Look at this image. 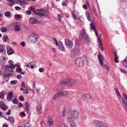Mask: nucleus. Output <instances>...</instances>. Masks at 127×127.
Returning a JSON list of instances; mask_svg holds the SVG:
<instances>
[{
  "label": "nucleus",
  "mask_w": 127,
  "mask_h": 127,
  "mask_svg": "<svg viewBox=\"0 0 127 127\" xmlns=\"http://www.w3.org/2000/svg\"><path fill=\"white\" fill-rule=\"evenodd\" d=\"M6 94V92L4 91H2L0 93V98H3V97Z\"/></svg>",
  "instance_id": "bb28decb"
},
{
  "label": "nucleus",
  "mask_w": 127,
  "mask_h": 127,
  "mask_svg": "<svg viewBox=\"0 0 127 127\" xmlns=\"http://www.w3.org/2000/svg\"><path fill=\"white\" fill-rule=\"evenodd\" d=\"M66 112L65 110H64L62 112V116L63 117H64L66 115Z\"/></svg>",
  "instance_id": "58836bf2"
},
{
  "label": "nucleus",
  "mask_w": 127,
  "mask_h": 127,
  "mask_svg": "<svg viewBox=\"0 0 127 127\" xmlns=\"http://www.w3.org/2000/svg\"><path fill=\"white\" fill-rule=\"evenodd\" d=\"M57 18L58 19V20L59 21H61L62 20L61 17L59 15H58L57 16Z\"/></svg>",
  "instance_id": "3c124183"
},
{
  "label": "nucleus",
  "mask_w": 127,
  "mask_h": 127,
  "mask_svg": "<svg viewBox=\"0 0 127 127\" xmlns=\"http://www.w3.org/2000/svg\"><path fill=\"white\" fill-rule=\"evenodd\" d=\"M34 63H33V61L32 62H31L28 64L27 65H26V67H30L32 65H33V64H34Z\"/></svg>",
  "instance_id": "f704fd0d"
},
{
  "label": "nucleus",
  "mask_w": 127,
  "mask_h": 127,
  "mask_svg": "<svg viewBox=\"0 0 127 127\" xmlns=\"http://www.w3.org/2000/svg\"><path fill=\"white\" fill-rule=\"evenodd\" d=\"M34 7L33 6H30L29 8V9L30 10H31L32 11H33V9H34Z\"/></svg>",
  "instance_id": "6e6d98bb"
},
{
  "label": "nucleus",
  "mask_w": 127,
  "mask_h": 127,
  "mask_svg": "<svg viewBox=\"0 0 127 127\" xmlns=\"http://www.w3.org/2000/svg\"><path fill=\"white\" fill-rule=\"evenodd\" d=\"M17 77L18 79H20L21 78L22 76L21 75L19 74L17 75Z\"/></svg>",
  "instance_id": "0e129e2a"
},
{
  "label": "nucleus",
  "mask_w": 127,
  "mask_h": 127,
  "mask_svg": "<svg viewBox=\"0 0 127 127\" xmlns=\"http://www.w3.org/2000/svg\"><path fill=\"white\" fill-rule=\"evenodd\" d=\"M86 16L88 19L89 21H91V18L89 16V14L88 12L86 13Z\"/></svg>",
  "instance_id": "2f4dec72"
},
{
  "label": "nucleus",
  "mask_w": 127,
  "mask_h": 127,
  "mask_svg": "<svg viewBox=\"0 0 127 127\" xmlns=\"http://www.w3.org/2000/svg\"><path fill=\"white\" fill-rule=\"evenodd\" d=\"M69 93L67 91H65L63 92H60L58 93L60 96H65L67 95Z\"/></svg>",
  "instance_id": "2eb2a0df"
},
{
  "label": "nucleus",
  "mask_w": 127,
  "mask_h": 127,
  "mask_svg": "<svg viewBox=\"0 0 127 127\" xmlns=\"http://www.w3.org/2000/svg\"><path fill=\"white\" fill-rule=\"evenodd\" d=\"M8 120V121H10L11 122L14 123L15 122L14 119L13 117H9Z\"/></svg>",
  "instance_id": "c85d7f7f"
},
{
  "label": "nucleus",
  "mask_w": 127,
  "mask_h": 127,
  "mask_svg": "<svg viewBox=\"0 0 127 127\" xmlns=\"http://www.w3.org/2000/svg\"><path fill=\"white\" fill-rule=\"evenodd\" d=\"M13 97V94L12 92H9L7 97V100L9 101H11Z\"/></svg>",
  "instance_id": "a211bd4d"
},
{
  "label": "nucleus",
  "mask_w": 127,
  "mask_h": 127,
  "mask_svg": "<svg viewBox=\"0 0 127 127\" xmlns=\"http://www.w3.org/2000/svg\"><path fill=\"white\" fill-rule=\"evenodd\" d=\"M116 93L117 95V96L118 97V98L119 99H121V95H120V94L119 93V92H117Z\"/></svg>",
  "instance_id": "e433bc0d"
},
{
  "label": "nucleus",
  "mask_w": 127,
  "mask_h": 127,
  "mask_svg": "<svg viewBox=\"0 0 127 127\" xmlns=\"http://www.w3.org/2000/svg\"><path fill=\"white\" fill-rule=\"evenodd\" d=\"M7 53L8 55H11L14 53V51L11 48H10L7 51Z\"/></svg>",
  "instance_id": "b1692460"
},
{
  "label": "nucleus",
  "mask_w": 127,
  "mask_h": 127,
  "mask_svg": "<svg viewBox=\"0 0 127 127\" xmlns=\"http://www.w3.org/2000/svg\"><path fill=\"white\" fill-rule=\"evenodd\" d=\"M49 13L48 10H47L44 11V14L42 13V11L40 10H38V12L35 13V15L36 17L38 18H40L42 17L48 16L49 15Z\"/></svg>",
  "instance_id": "7ed1b4c3"
},
{
  "label": "nucleus",
  "mask_w": 127,
  "mask_h": 127,
  "mask_svg": "<svg viewBox=\"0 0 127 127\" xmlns=\"http://www.w3.org/2000/svg\"><path fill=\"white\" fill-rule=\"evenodd\" d=\"M4 67H5V68L3 69V70H8L9 72H11L12 71V70L10 69V67H9L7 65L6 66H4Z\"/></svg>",
  "instance_id": "a878e982"
},
{
  "label": "nucleus",
  "mask_w": 127,
  "mask_h": 127,
  "mask_svg": "<svg viewBox=\"0 0 127 127\" xmlns=\"http://www.w3.org/2000/svg\"><path fill=\"white\" fill-rule=\"evenodd\" d=\"M29 22L30 23L34 24L37 23L38 21L35 19L32 18L30 19Z\"/></svg>",
  "instance_id": "aec40b11"
},
{
  "label": "nucleus",
  "mask_w": 127,
  "mask_h": 127,
  "mask_svg": "<svg viewBox=\"0 0 127 127\" xmlns=\"http://www.w3.org/2000/svg\"><path fill=\"white\" fill-rule=\"evenodd\" d=\"M68 120L69 123L70 124V127H77L71 116L68 117Z\"/></svg>",
  "instance_id": "9d476101"
},
{
  "label": "nucleus",
  "mask_w": 127,
  "mask_h": 127,
  "mask_svg": "<svg viewBox=\"0 0 127 127\" xmlns=\"http://www.w3.org/2000/svg\"><path fill=\"white\" fill-rule=\"evenodd\" d=\"M60 97L58 93H57L55 94L53 97V100H55L57 98H58L59 97Z\"/></svg>",
  "instance_id": "cd10ccee"
},
{
  "label": "nucleus",
  "mask_w": 127,
  "mask_h": 127,
  "mask_svg": "<svg viewBox=\"0 0 127 127\" xmlns=\"http://www.w3.org/2000/svg\"><path fill=\"white\" fill-rule=\"evenodd\" d=\"M10 13L8 11L6 12L5 13V15L6 16L8 17L10 15Z\"/></svg>",
  "instance_id": "72a5a7b5"
},
{
  "label": "nucleus",
  "mask_w": 127,
  "mask_h": 127,
  "mask_svg": "<svg viewBox=\"0 0 127 127\" xmlns=\"http://www.w3.org/2000/svg\"><path fill=\"white\" fill-rule=\"evenodd\" d=\"M9 3V5L10 6H12L14 4V3L13 2L12 0V1H10Z\"/></svg>",
  "instance_id": "de8ad7c7"
},
{
  "label": "nucleus",
  "mask_w": 127,
  "mask_h": 127,
  "mask_svg": "<svg viewBox=\"0 0 127 127\" xmlns=\"http://www.w3.org/2000/svg\"><path fill=\"white\" fill-rule=\"evenodd\" d=\"M123 102V107L125 108L126 111L127 112V103L126 102L125 100H123L122 101Z\"/></svg>",
  "instance_id": "412c9836"
},
{
  "label": "nucleus",
  "mask_w": 127,
  "mask_h": 127,
  "mask_svg": "<svg viewBox=\"0 0 127 127\" xmlns=\"http://www.w3.org/2000/svg\"><path fill=\"white\" fill-rule=\"evenodd\" d=\"M72 15L73 17L75 19H77L75 15V12L74 11L72 13Z\"/></svg>",
  "instance_id": "a18cd8bd"
},
{
  "label": "nucleus",
  "mask_w": 127,
  "mask_h": 127,
  "mask_svg": "<svg viewBox=\"0 0 127 127\" xmlns=\"http://www.w3.org/2000/svg\"><path fill=\"white\" fill-rule=\"evenodd\" d=\"M86 98H87V99H89L91 98L90 95H89L88 94H86Z\"/></svg>",
  "instance_id": "603ef678"
},
{
  "label": "nucleus",
  "mask_w": 127,
  "mask_h": 127,
  "mask_svg": "<svg viewBox=\"0 0 127 127\" xmlns=\"http://www.w3.org/2000/svg\"><path fill=\"white\" fill-rule=\"evenodd\" d=\"M75 62L76 64L78 66H82L84 64L83 60L81 58H77L75 60Z\"/></svg>",
  "instance_id": "0eeeda50"
},
{
  "label": "nucleus",
  "mask_w": 127,
  "mask_h": 127,
  "mask_svg": "<svg viewBox=\"0 0 127 127\" xmlns=\"http://www.w3.org/2000/svg\"><path fill=\"white\" fill-rule=\"evenodd\" d=\"M123 63L124 66L126 67H127V56L126 57L125 59L123 61Z\"/></svg>",
  "instance_id": "393cba45"
},
{
  "label": "nucleus",
  "mask_w": 127,
  "mask_h": 127,
  "mask_svg": "<svg viewBox=\"0 0 127 127\" xmlns=\"http://www.w3.org/2000/svg\"><path fill=\"white\" fill-rule=\"evenodd\" d=\"M87 35L86 32L85 30L83 29L81 31L79 35V38L82 40L85 38L88 37Z\"/></svg>",
  "instance_id": "39448f33"
},
{
  "label": "nucleus",
  "mask_w": 127,
  "mask_h": 127,
  "mask_svg": "<svg viewBox=\"0 0 127 127\" xmlns=\"http://www.w3.org/2000/svg\"><path fill=\"white\" fill-rule=\"evenodd\" d=\"M52 40L55 43L56 45H58V43L57 39L55 38H52Z\"/></svg>",
  "instance_id": "473e14b6"
},
{
  "label": "nucleus",
  "mask_w": 127,
  "mask_h": 127,
  "mask_svg": "<svg viewBox=\"0 0 127 127\" xmlns=\"http://www.w3.org/2000/svg\"><path fill=\"white\" fill-rule=\"evenodd\" d=\"M25 127H30V125L29 123L28 122H27L24 125Z\"/></svg>",
  "instance_id": "79ce46f5"
},
{
  "label": "nucleus",
  "mask_w": 127,
  "mask_h": 127,
  "mask_svg": "<svg viewBox=\"0 0 127 127\" xmlns=\"http://www.w3.org/2000/svg\"><path fill=\"white\" fill-rule=\"evenodd\" d=\"M75 44L80 45V42L79 39H76L75 41Z\"/></svg>",
  "instance_id": "a19ab883"
},
{
  "label": "nucleus",
  "mask_w": 127,
  "mask_h": 127,
  "mask_svg": "<svg viewBox=\"0 0 127 127\" xmlns=\"http://www.w3.org/2000/svg\"><path fill=\"white\" fill-rule=\"evenodd\" d=\"M29 107H26L25 108V111L27 112L28 113L29 111V109L28 108Z\"/></svg>",
  "instance_id": "864d4df0"
},
{
  "label": "nucleus",
  "mask_w": 127,
  "mask_h": 127,
  "mask_svg": "<svg viewBox=\"0 0 127 127\" xmlns=\"http://www.w3.org/2000/svg\"><path fill=\"white\" fill-rule=\"evenodd\" d=\"M48 124L49 126H51L53 125L54 124V122L52 120V117L50 116H49L48 117Z\"/></svg>",
  "instance_id": "f8f14e48"
},
{
  "label": "nucleus",
  "mask_w": 127,
  "mask_h": 127,
  "mask_svg": "<svg viewBox=\"0 0 127 127\" xmlns=\"http://www.w3.org/2000/svg\"><path fill=\"white\" fill-rule=\"evenodd\" d=\"M79 45L75 44L74 46V49L75 50H78Z\"/></svg>",
  "instance_id": "37998d69"
},
{
  "label": "nucleus",
  "mask_w": 127,
  "mask_h": 127,
  "mask_svg": "<svg viewBox=\"0 0 127 127\" xmlns=\"http://www.w3.org/2000/svg\"><path fill=\"white\" fill-rule=\"evenodd\" d=\"M93 123L94 124H96L98 127H108L104 123L97 120H94Z\"/></svg>",
  "instance_id": "423d86ee"
},
{
  "label": "nucleus",
  "mask_w": 127,
  "mask_h": 127,
  "mask_svg": "<svg viewBox=\"0 0 127 127\" xmlns=\"http://www.w3.org/2000/svg\"><path fill=\"white\" fill-rule=\"evenodd\" d=\"M28 90H24L23 92L24 93L27 94L28 93Z\"/></svg>",
  "instance_id": "e2e57ef3"
},
{
  "label": "nucleus",
  "mask_w": 127,
  "mask_h": 127,
  "mask_svg": "<svg viewBox=\"0 0 127 127\" xmlns=\"http://www.w3.org/2000/svg\"><path fill=\"white\" fill-rule=\"evenodd\" d=\"M22 84L21 85V86L22 88H24L25 86V83L24 82H22Z\"/></svg>",
  "instance_id": "5fc2aeb1"
},
{
  "label": "nucleus",
  "mask_w": 127,
  "mask_h": 127,
  "mask_svg": "<svg viewBox=\"0 0 127 127\" xmlns=\"http://www.w3.org/2000/svg\"><path fill=\"white\" fill-rule=\"evenodd\" d=\"M97 57L98 58L99 60V61L100 65L104 67L108 71H109V67L108 66V65L106 64H105V65H103V62L101 60V59H103V57H102L101 56L100 57H100L99 55H98Z\"/></svg>",
  "instance_id": "6e6552de"
},
{
  "label": "nucleus",
  "mask_w": 127,
  "mask_h": 127,
  "mask_svg": "<svg viewBox=\"0 0 127 127\" xmlns=\"http://www.w3.org/2000/svg\"><path fill=\"white\" fill-rule=\"evenodd\" d=\"M26 13L27 14L30 15L31 14V12L30 11H26Z\"/></svg>",
  "instance_id": "774afa93"
},
{
  "label": "nucleus",
  "mask_w": 127,
  "mask_h": 127,
  "mask_svg": "<svg viewBox=\"0 0 127 127\" xmlns=\"http://www.w3.org/2000/svg\"><path fill=\"white\" fill-rule=\"evenodd\" d=\"M2 39L4 42H6L7 41V40H9V39H8L7 36L6 35H4L3 36Z\"/></svg>",
  "instance_id": "c756f323"
},
{
  "label": "nucleus",
  "mask_w": 127,
  "mask_h": 127,
  "mask_svg": "<svg viewBox=\"0 0 127 127\" xmlns=\"http://www.w3.org/2000/svg\"><path fill=\"white\" fill-rule=\"evenodd\" d=\"M17 82V81L16 80H14L11 81L10 82V84H11L13 85L16 83Z\"/></svg>",
  "instance_id": "c9c22d12"
},
{
  "label": "nucleus",
  "mask_w": 127,
  "mask_h": 127,
  "mask_svg": "<svg viewBox=\"0 0 127 127\" xmlns=\"http://www.w3.org/2000/svg\"><path fill=\"white\" fill-rule=\"evenodd\" d=\"M9 67H10V68L12 69H14L15 68V65L13 64H10V66H9Z\"/></svg>",
  "instance_id": "09e8293b"
},
{
  "label": "nucleus",
  "mask_w": 127,
  "mask_h": 127,
  "mask_svg": "<svg viewBox=\"0 0 127 127\" xmlns=\"http://www.w3.org/2000/svg\"><path fill=\"white\" fill-rule=\"evenodd\" d=\"M39 70L40 72H42L43 71L44 69L43 68H40L39 69Z\"/></svg>",
  "instance_id": "4d7b16f0"
},
{
  "label": "nucleus",
  "mask_w": 127,
  "mask_h": 127,
  "mask_svg": "<svg viewBox=\"0 0 127 127\" xmlns=\"http://www.w3.org/2000/svg\"><path fill=\"white\" fill-rule=\"evenodd\" d=\"M21 45L23 46H24L25 45V43L23 41L21 42Z\"/></svg>",
  "instance_id": "69168bd1"
},
{
  "label": "nucleus",
  "mask_w": 127,
  "mask_h": 127,
  "mask_svg": "<svg viewBox=\"0 0 127 127\" xmlns=\"http://www.w3.org/2000/svg\"><path fill=\"white\" fill-rule=\"evenodd\" d=\"M1 31L2 32H6L7 31V30L5 27H2L1 29Z\"/></svg>",
  "instance_id": "7c9ffc66"
},
{
  "label": "nucleus",
  "mask_w": 127,
  "mask_h": 127,
  "mask_svg": "<svg viewBox=\"0 0 127 127\" xmlns=\"http://www.w3.org/2000/svg\"><path fill=\"white\" fill-rule=\"evenodd\" d=\"M83 39H84V42L85 44H88L90 43V40L88 36L85 38Z\"/></svg>",
  "instance_id": "4be33fe9"
},
{
  "label": "nucleus",
  "mask_w": 127,
  "mask_h": 127,
  "mask_svg": "<svg viewBox=\"0 0 127 127\" xmlns=\"http://www.w3.org/2000/svg\"><path fill=\"white\" fill-rule=\"evenodd\" d=\"M38 38L37 35L34 33L31 34L28 38V40L32 43H35Z\"/></svg>",
  "instance_id": "20e7f679"
},
{
  "label": "nucleus",
  "mask_w": 127,
  "mask_h": 127,
  "mask_svg": "<svg viewBox=\"0 0 127 127\" xmlns=\"http://www.w3.org/2000/svg\"><path fill=\"white\" fill-rule=\"evenodd\" d=\"M25 104L26 107H29L30 104L27 102H26Z\"/></svg>",
  "instance_id": "680f3d73"
},
{
  "label": "nucleus",
  "mask_w": 127,
  "mask_h": 127,
  "mask_svg": "<svg viewBox=\"0 0 127 127\" xmlns=\"http://www.w3.org/2000/svg\"><path fill=\"white\" fill-rule=\"evenodd\" d=\"M71 114L72 117L75 119H77L79 117V113L77 111H72L71 112Z\"/></svg>",
  "instance_id": "1a4fd4ad"
},
{
  "label": "nucleus",
  "mask_w": 127,
  "mask_h": 127,
  "mask_svg": "<svg viewBox=\"0 0 127 127\" xmlns=\"http://www.w3.org/2000/svg\"><path fill=\"white\" fill-rule=\"evenodd\" d=\"M93 9L94 10V12L95 13V16H96L97 17V12L96 9H95V8L94 7H93Z\"/></svg>",
  "instance_id": "4c0bfd02"
},
{
  "label": "nucleus",
  "mask_w": 127,
  "mask_h": 127,
  "mask_svg": "<svg viewBox=\"0 0 127 127\" xmlns=\"http://www.w3.org/2000/svg\"><path fill=\"white\" fill-rule=\"evenodd\" d=\"M15 30L16 31H18L20 30V28L19 26L16 25L15 27Z\"/></svg>",
  "instance_id": "ea45409f"
},
{
  "label": "nucleus",
  "mask_w": 127,
  "mask_h": 127,
  "mask_svg": "<svg viewBox=\"0 0 127 127\" xmlns=\"http://www.w3.org/2000/svg\"><path fill=\"white\" fill-rule=\"evenodd\" d=\"M36 111L39 114H41L42 113V106L40 105H39L36 107Z\"/></svg>",
  "instance_id": "f3484780"
},
{
  "label": "nucleus",
  "mask_w": 127,
  "mask_h": 127,
  "mask_svg": "<svg viewBox=\"0 0 127 127\" xmlns=\"http://www.w3.org/2000/svg\"><path fill=\"white\" fill-rule=\"evenodd\" d=\"M58 45L59 48L60 50L63 51H65V49L61 41H59Z\"/></svg>",
  "instance_id": "4468645a"
},
{
  "label": "nucleus",
  "mask_w": 127,
  "mask_h": 127,
  "mask_svg": "<svg viewBox=\"0 0 127 127\" xmlns=\"http://www.w3.org/2000/svg\"><path fill=\"white\" fill-rule=\"evenodd\" d=\"M0 52L2 53L3 54H6V51L5 46L3 45H0Z\"/></svg>",
  "instance_id": "6ab92c4d"
},
{
  "label": "nucleus",
  "mask_w": 127,
  "mask_h": 127,
  "mask_svg": "<svg viewBox=\"0 0 127 127\" xmlns=\"http://www.w3.org/2000/svg\"><path fill=\"white\" fill-rule=\"evenodd\" d=\"M41 125L42 127H46L45 123L43 122H41Z\"/></svg>",
  "instance_id": "49530a36"
},
{
  "label": "nucleus",
  "mask_w": 127,
  "mask_h": 127,
  "mask_svg": "<svg viewBox=\"0 0 127 127\" xmlns=\"http://www.w3.org/2000/svg\"><path fill=\"white\" fill-rule=\"evenodd\" d=\"M12 102L14 104H17V101L15 99H14L13 100Z\"/></svg>",
  "instance_id": "8fccbe9b"
},
{
  "label": "nucleus",
  "mask_w": 127,
  "mask_h": 127,
  "mask_svg": "<svg viewBox=\"0 0 127 127\" xmlns=\"http://www.w3.org/2000/svg\"><path fill=\"white\" fill-rule=\"evenodd\" d=\"M15 8L16 10H20L21 9V7L18 6H16L15 7Z\"/></svg>",
  "instance_id": "13d9d810"
},
{
  "label": "nucleus",
  "mask_w": 127,
  "mask_h": 127,
  "mask_svg": "<svg viewBox=\"0 0 127 127\" xmlns=\"http://www.w3.org/2000/svg\"><path fill=\"white\" fill-rule=\"evenodd\" d=\"M114 55L115 56L114 60L115 62L116 63H118L119 62V61L118 60V57L117 55V52L116 51L114 52Z\"/></svg>",
  "instance_id": "5701e85b"
},
{
  "label": "nucleus",
  "mask_w": 127,
  "mask_h": 127,
  "mask_svg": "<svg viewBox=\"0 0 127 127\" xmlns=\"http://www.w3.org/2000/svg\"><path fill=\"white\" fill-rule=\"evenodd\" d=\"M78 53V50H72L70 54L71 56L72 57H74L76 56Z\"/></svg>",
  "instance_id": "dca6fc26"
},
{
  "label": "nucleus",
  "mask_w": 127,
  "mask_h": 127,
  "mask_svg": "<svg viewBox=\"0 0 127 127\" xmlns=\"http://www.w3.org/2000/svg\"><path fill=\"white\" fill-rule=\"evenodd\" d=\"M6 74L4 72L3 73H2L1 75L3 77H6Z\"/></svg>",
  "instance_id": "338daca9"
},
{
  "label": "nucleus",
  "mask_w": 127,
  "mask_h": 127,
  "mask_svg": "<svg viewBox=\"0 0 127 127\" xmlns=\"http://www.w3.org/2000/svg\"><path fill=\"white\" fill-rule=\"evenodd\" d=\"M82 98L84 100H86L87 99V98L86 97V95H83L82 96Z\"/></svg>",
  "instance_id": "bf43d9fd"
},
{
  "label": "nucleus",
  "mask_w": 127,
  "mask_h": 127,
  "mask_svg": "<svg viewBox=\"0 0 127 127\" xmlns=\"http://www.w3.org/2000/svg\"><path fill=\"white\" fill-rule=\"evenodd\" d=\"M65 45L69 46L70 48H71L73 46V44L72 42L70 41L68 39H66L65 41Z\"/></svg>",
  "instance_id": "9b49d317"
},
{
  "label": "nucleus",
  "mask_w": 127,
  "mask_h": 127,
  "mask_svg": "<svg viewBox=\"0 0 127 127\" xmlns=\"http://www.w3.org/2000/svg\"><path fill=\"white\" fill-rule=\"evenodd\" d=\"M90 28L92 30H93L95 32L96 35L98 37L97 42L98 43V47L100 49L101 51H103V49L102 47V44L101 43V41L98 36L97 32L95 29V26L93 23H92L90 25Z\"/></svg>",
  "instance_id": "f03ea898"
},
{
  "label": "nucleus",
  "mask_w": 127,
  "mask_h": 127,
  "mask_svg": "<svg viewBox=\"0 0 127 127\" xmlns=\"http://www.w3.org/2000/svg\"><path fill=\"white\" fill-rule=\"evenodd\" d=\"M0 107L1 109L4 110L8 108V106L6 105H5L4 103L2 101H0Z\"/></svg>",
  "instance_id": "ddd939ff"
},
{
  "label": "nucleus",
  "mask_w": 127,
  "mask_h": 127,
  "mask_svg": "<svg viewBox=\"0 0 127 127\" xmlns=\"http://www.w3.org/2000/svg\"><path fill=\"white\" fill-rule=\"evenodd\" d=\"M19 100L21 101H23L24 98L22 96H20L19 97Z\"/></svg>",
  "instance_id": "c03bdc74"
},
{
  "label": "nucleus",
  "mask_w": 127,
  "mask_h": 127,
  "mask_svg": "<svg viewBox=\"0 0 127 127\" xmlns=\"http://www.w3.org/2000/svg\"><path fill=\"white\" fill-rule=\"evenodd\" d=\"M63 84L68 86H74L76 84V82L72 79L64 78L61 81L60 83L61 86Z\"/></svg>",
  "instance_id": "f257e3e1"
},
{
  "label": "nucleus",
  "mask_w": 127,
  "mask_h": 127,
  "mask_svg": "<svg viewBox=\"0 0 127 127\" xmlns=\"http://www.w3.org/2000/svg\"><path fill=\"white\" fill-rule=\"evenodd\" d=\"M16 71L17 72L20 73L21 71V69L19 68L16 69Z\"/></svg>",
  "instance_id": "052dcab7"
}]
</instances>
